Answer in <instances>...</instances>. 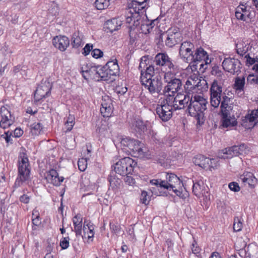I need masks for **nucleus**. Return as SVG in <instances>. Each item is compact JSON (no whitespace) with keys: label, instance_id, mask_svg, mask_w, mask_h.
Segmentation results:
<instances>
[{"label":"nucleus","instance_id":"49","mask_svg":"<svg viewBox=\"0 0 258 258\" xmlns=\"http://www.w3.org/2000/svg\"><path fill=\"white\" fill-rule=\"evenodd\" d=\"M242 228V223L238 217L234 219L233 229L235 231H240Z\"/></svg>","mask_w":258,"mask_h":258},{"label":"nucleus","instance_id":"19","mask_svg":"<svg viewBox=\"0 0 258 258\" xmlns=\"http://www.w3.org/2000/svg\"><path fill=\"white\" fill-rule=\"evenodd\" d=\"M193 162L196 165L199 166L202 168H209L211 170L216 166L212 165V160L210 158L205 157L202 155H197L194 158Z\"/></svg>","mask_w":258,"mask_h":258},{"label":"nucleus","instance_id":"4","mask_svg":"<svg viewBox=\"0 0 258 258\" xmlns=\"http://www.w3.org/2000/svg\"><path fill=\"white\" fill-rule=\"evenodd\" d=\"M19 185L27 181L30 177V170L26 151L23 147L20 148L19 155Z\"/></svg>","mask_w":258,"mask_h":258},{"label":"nucleus","instance_id":"55","mask_svg":"<svg viewBox=\"0 0 258 258\" xmlns=\"http://www.w3.org/2000/svg\"><path fill=\"white\" fill-rule=\"evenodd\" d=\"M70 238L69 237H64L60 242V246L62 249H66L69 246Z\"/></svg>","mask_w":258,"mask_h":258},{"label":"nucleus","instance_id":"51","mask_svg":"<svg viewBox=\"0 0 258 258\" xmlns=\"http://www.w3.org/2000/svg\"><path fill=\"white\" fill-rule=\"evenodd\" d=\"M101 124H98L97 126L96 132L99 134H103L107 130V125L105 121L101 122Z\"/></svg>","mask_w":258,"mask_h":258},{"label":"nucleus","instance_id":"46","mask_svg":"<svg viewBox=\"0 0 258 258\" xmlns=\"http://www.w3.org/2000/svg\"><path fill=\"white\" fill-rule=\"evenodd\" d=\"M247 82L250 84L258 85V75H249L247 77Z\"/></svg>","mask_w":258,"mask_h":258},{"label":"nucleus","instance_id":"30","mask_svg":"<svg viewBox=\"0 0 258 258\" xmlns=\"http://www.w3.org/2000/svg\"><path fill=\"white\" fill-rule=\"evenodd\" d=\"M49 175L50 176V182L55 186L60 185L61 182L64 180L63 177H59L58 173L54 169H51L49 171Z\"/></svg>","mask_w":258,"mask_h":258},{"label":"nucleus","instance_id":"21","mask_svg":"<svg viewBox=\"0 0 258 258\" xmlns=\"http://www.w3.org/2000/svg\"><path fill=\"white\" fill-rule=\"evenodd\" d=\"M53 44L56 48L64 51L69 46L70 40L65 36H57L53 39Z\"/></svg>","mask_w":258,"mask_h":258},{"label":"nucleus","instance_id":"47","mask_svg":"<svg viewBox=\"0 0 258 258\" xmlns=\"http://www.w3.org/2000/svg\"><path fill=\"white\" fill-rule=\"evenodd\" d=\"M245 58H246V63L247 66H252L258 63V58L256 57H251L250 56L249 54H247L245 55Z\"/></svg>","mask_w":258,"mask_h":258},{"label":"nucleus","instance_id":"39","mask_svg":"<svg viewBox=\"0 0 258 258\" xmlns=\"http://www.w3.org/2000/svg\"><path fill=\"white\" fill-rule=\"evenodd\" d=\"M221 96L210 94V103L213 107L217 108L219 106L221 101Z\"/></svg>","mask_w":258,"mask_h":258},{"label":"nucleus","instance_id":"36","mask_svg":"<svg viewBox=\"0 0 258 258\" xmlns=\"http://www.w3.org/2000/svg\"><path fill=\"white\" fill-rule=\"evenodd\" d=\"M134 9L128 8L126 10V21L128 23H131L132 21L134 22L136 20H138L140 18L139 12H134Z\"/></svg>","mask_w":258,"mask_h":258},{"label":"nucleus","instance_id":"17","mask_svg":"<svg viewBox=\"0 0 258 258\" xmlns=\"http://www.w3.org/2000/svg\"><path fill=\"white\" fill-rule=\"evenodd\" d=\"M2 119L0 121V126L6 128L12 125L14 122L15 117L12 116L10 112L5 107L1 108Z\"/></svg>","mask_w":258,"mask_h":258},{"label":"nucleus","instance_id":"53","mask_svg":"<svg viewBox=\"0 0 258 258\" xmlns=\"http://www.w3.org/2000/svg\"><path fill=\"white\" fill-rule=\"evenodd\" d=\"M109 181L110 182V184L113 187H118L121 182V181L119 179H116L115 177H110L109 179Z\"/></svg>","mask_w":258,"mask_h":258},{"label":"nucleus","instance_id":"20","mask_svg":"<svg viewBox=\"0 0 258 258\" xmlns=\"http://www.w3.org/2000/svg\"><path fill=\"white\" fill-rule=\"evenodd\" d=\"M113 109L112 100L108 97L102 99L100 112L103 117H110L113 113Z\"/></svg>","mask_w":258,"mask_h":258},{"label":"nucleus","instance_id":"41","mask_svg":"<svg viewBox=\"0 0 258 258\" xmlns=\"http://www.w3.org/2000/svg\"><path fill=\"white\" fill-rule=\"evenodd\" d=\"M42 130V126L40 123H33L31 126V132L33 135L37 136Z\"/></svg>","mask_w":258,"mask_h":258},{"label":"nucleus","instance_id":"33","mask_svg":"<svg viewBox=\"0 0 258 258\" xmlns=\"http://www.w3.org/2000/svg\"><path fill=\"white\" fill-rule=\"evenodd\" d=\"M155 72V69L154 66L152 64H149L148 67H147L146 69L145 70V71L143 70L141 71V77L140 80L141 81H143V78H145L147 79H150L154 77V76Z\"/></svg>","mask_w":258,"mask_h":258},{"label":"nucleus","instance_id":"50","mask_svg":"<svg viewBox=\"0 0 258 258\" xmlns=\"http://www.w3.org/2000/svg\"><path fill=\"white\" fill-rule=\"evenodd\" d=\"M251 15L250 12L247 11H245V12L243 13H241V14H239L238 13V18H237L238 20H242L245 21L247 19H251Z\"/></svg>","mask_w":258,"mask_h":258},{"label":"nucleus","instance_id":"54","mask_svg":"<svg viewBox=\"0 0 258 258\" xmlns=\"http://www.w3.org/2000/svg\"><path fill=\"white\" fill-rule=\"evenodd\" d=\"M69 123H70V126H69L68 127V128H67L68 131H70L72 129V128L75 124L74 117L71 115H70L68 116V119L66 122V125H69Z\"/></svg>","mask_w":258,"mask_h":258},{"label":"nucleus","instance_id":"37","mask_svg":"<svg viewBox=\"0 0 258 258\" xmlns=\"http://www.w3.org/2000/svg\"><path fill=\"white\" fill-rule=\"evenodd\" d=\"M230 101V98L225 95L222 96V100L221 101V112L229 111L231 107L229 105Z\"/></svg>","mask_w":258,"mask_h":258},{"label":"nucleus","instance_id":"22","mask_svg":"<svg viewBox=\"0 0 258 258\" xmlns=\"http://www.w3.org/2000/svg\"><path fill=\"white\" fill-rule=\"evenodd\" d=\"M181 40V34L177 31H168L165 40V44L169 47H172Z\"/></svg>","mask_w":258,"mask_h":258},{"label":"nucleus","instance_id":"31","mask_svg":"<svg viewBox=\"0 0 258 258\" xmlns=\"http://www.w3.org/2000/svg\"><path fill=\"white\" fill-rule=\"evenodd\" d=\"M104 67L112 76H116L118 73L119 67L116 59L107 62Z\"/></svg>","mask_w":258,"mask_h":258},{"label":"nucleus","instance_id":"45","mask_svg":"<svg viewBox=\"0 0 258 258\" xmlns=\"http://www.w3.org/2000/svg\"><path fill=\"white\" fill-rule=\"evenodd\" d=\"M78 165L80 171H85L87 166V159L86 158L80 159L78 162Z\"/></svg>","mask_w":258,"mask_h":258},{"label":"nucleus","instance_id":"27","mask_svg":"<svg viewBox=\"0 0 258 258\" xmlns=\"http://www.w3.org/2000/svg\"><path fill=\"white\" fill-rule=\"evenodd\" d=\"M245 84V78L244 77L241 78L237 77L235 79L234 83L233 84V88L238 94H243L244 86Z\"/></svg>","mask_w":258,"mask_h":258},{"label":"nucleus","instance_id":"60","mask_svg":"<svg viewBox=\"0 0 258 258\" xmlns=\"http://www.w3.org/2000/svg\"><path fill=\"white\" fill-rule=\"evenodd\" d=\"M91 54L93 57L98 58L102 56L103 52L99 49H95L92 50Z\"/></svg>","mask_w":258,"mask_h":258},{"label":"nucleus","instance_id":"24","mask_svg":"<svg viewBox=\"0 0 258 258\" xmlns=\"http://www.w3.org/2000/svg\"><path fill=\"white\" fill-rule=\"evenodd\" d=\"M251 47L250 43L247 40H240L236 43L237 53L241 56H243Z\"/></svg>","mask_w":258,"mask_h":258},{"label":"nucleus","instance_id":"25","mask_svg":"<svg viewBox=\"0 0 258 258\" xmlns=\"http://www.w3.org/2000/svg\"><path fill=\"white\" fill-rule=\"evenodd\" d=\"M221 112L222 115V123L224 127H231L237 124L235 118L231 117L229 115V111Z\"/></svg>","mask_w":258,"mask_h":258},{"label":"nucleus","instance_id":"15","mask_svg":"<svg viewBox=\"0 0 258 258\" xmlns=\"http://www.w3.org/2000/svg\"><path fill=\"white\" fill-rule=\"evenodd\" d=\"M241 65L239 60L231 57L225 58L222 62L223 69L233 75L240 72Z\"/></svg>","mask_w":258,"mask_h":258},{"label":"nucleus","instance_id":"56","mask_svg":"<svg viewBox=\"0 0 258 258\" xmlns=\"http://www.w3.org/2000/svg\"><path fill=\"white\" fill-rule=\"evenodd\" d=\"M211 73L213 75L217 76V77H221L222 75V71L219 67L217 66H215L212 68Z\"/></svg>","mask_w":258,"mask_h":258},{"label":"nucleus","instance_id":"35","mask_svg":"<svg viewBox=\"0 0 258 258\" xmlns=\"http://www.w3.org/2000/svg\"><path fill=\"white\" fill-rule=\"evenodd\" d=\"M72 40V45L74 48L82 47L84 44V42L82 40V36L80 35L79 32L74 33Z\"/></svg>","mask_w":258,"mask_h":258},{"label":"nucleus","instance_id":"43","mask_svg":"<svg viewBox=\"0 0 258 258\" xmlns=\"http://www.w3.org/2000/svg\"><path fill=\"white\" fill-rule=\"evenodd\" d=\"M208 88V84L207 81L204 79L200 78L198 86H197V92L198 91H204Z\"/></svg>","mask_w":258,"mask_h":258},{"label":"nucleus","instance_id":"6","mask_svg":"<svg viewBox=\"0 0 258 258\" xmlns=\"http://www.w3.org/2000/svg\"><path fill=\"white\" fill-rule=\"evenodd\" d=\"M122 150L126 152L132 153L135 156H144L143 144L139 141L128 137L123 138L120 142Z\"/></svg>","mask_w":258,"mask_h":258},{"label":"nucleus","instance_id":"38","mask_svg":"<svg viewBox=\"0 0 258 258\" xmlns=\"http://www.w3.org/2000/svg\"><path fill=\"white\" fill-rule=\"evenodd\" d=\"M203 182L199 181L194 183L192 185V192L197 197H199L203 190Z\"/></svg>","mask_w":258,"mask_h":258},{"label":"nucleus","instance_id":"3","mask_svg":"<svg viewBox=\"0 0 258 258\" xmlns=\"http://www.w3.org/2000/svg\"><path fill=\"white\" fill-rule=\"evenodd\" d=\"M164 81L167 84L165 86L163 92L167 97L174 96L182 89V82L175 77V71H167L164 73Z\"/></svg>","mask_w":258,"mask_h":258},{"label":"nucleus","instance_id":"28","mask_svg":"<svg viewBox=\"0 0 258 258\" xmlns=\"http://www.w3.org/2000/svg\"><path fill=\"white\" fill-rule=\"evenodd\" d=\"M82 216L77 214L73 218V222L74 225V231L76 235H81L82 229Z\"/></svg>","mask_w":258,"mask_h":258},{"label":"nucleus","instance_id":"62","mask_svg":"<svg viewBox=\"0 0 258 258\" xmlns=\"http://www.w3.org/2000/svg\"><path fill=\"white\" fill-rule=\"evenodd\" d=\"M127 89L126 87L118 86L116 88L115 91L117 94L123 95L126 92Z\"/></svg>","mask_w":258,"mask_h":258},{"label":"nucleus","instance_id":"48","mask_svg":"<svg viewBox=\"0 0 258 258\" xmlns=\"http://www.w3.org/2000/svg\"><path fill=\"white\" fill-rule=\"evenodd\" d=\"M148 64L149 65V60L146 56H143L141 58L139 69L140 71L145 70Z\"/></svg>","mask_w":258,"mask_h":258},{"label":"nucleus","instance_id":"1","mask_svg":"<svg viewBox=\"0 0 258 258\" xmlns=\"http://www.w3.org/2000/svg\"><path fill=\"white\" fill-rule=\"evenodd\" d=\"M166 180L161 179H152L150 183L156 185L157 187L172 190L178 197L183 198V184L179 178L175 174L170 173H165Z\"/></svg>","mask_w":258,"mask_h":258},{"label":"nucleus","instance_id":"13","mask_svg":"<svg viewBox=\"0 0 258 258\" xmlns=\"http://www.w3.org/2000/svg\"><path fill=\"white\" fill-rule=\"evenodd\" d=\"M154 62L157 66L167 71H175L176 67L173 60L165 53H159L155 57Z\"/></svg>","mask_w":258,"mask_h":258},{"label":"nucleus","instance_id":"5","mask_svg":"<svg viewBox=\"0 0 258 258\" xmlns=\"http://www.w3.org/2000/svg\"><path fill=\"white\" fill-rule=\"evenodd\" d=\"M192 60V66L195 69L199 67V71L202 73L207 69V66L211 62L209 58L207 52L202 47H199L195 50Z\"/></svg>","mask_w":258,"mask_h":258},{"label":"nucleus","instance_id":"10","mask_svg":"<svg viewBox=\"0 0 258 258\" xmlns=\"http://www.w3.org/2000/svg\"><path fill=\"white\" fill-rule=\"evenodd\" d=\"M141 82L142 85L152 94L154 93L158 94L163 88L161 77L159 75H157L150 79H147V78L144 77L143 81H141Z\"/></svg>","mask_w":258,"mask_h":258},{"label":"nucleus","instance_id":"8","mask_svg":"<svg viewBox=\"0 0 258 258\" xmlns=\"http://www.w3.org/2000/svg\"><path fill=\"white\" fill-rule=\"evenodd\" d=\"M247 151L246 146L241 144L239 146H233L219 151L217 157L220 159H230L234 156L245 154Z\"/></svg>","mask_w":258,"mask_h":258},{"label":"nucleus","instance_id":"61","mask_svg":"<svg viewBox=\"0 0 258 258\" xmlns=\"http://www.w3.org/2000/svg\"><path fill=\"white\" fill-rule=\"evenodd\" d=\"M93 49V45L90 44H87L85 47L83 48V52L82 53L85 55H87L91 50Z\"/></svg>","mask_w":258,"mask_h":258},{"label":"nucleus","instance_id":"32","mask_svg":"<svg viewBox=\"0 0 258 258\" xmlns=\"http://www.w3.org/2000/svg\"><path fill=\"white\" fill-rule=\"evenodd\" d=\"M210 94L222 96V86L221 83L214 80L211 84Z\"/></svg>","mask_w":258,"mask_h":258},{"label":"nucleus","instance_id":"34","mask_svg":"<svg viewBox=\"0 0 258 258\" xmlns=\"http://www.w3.org/2000/svg\"><path fill=\"white\" fill-rule=\"evenodd\" d=\"M94 228L92 224H87L85 225V222H84V227H83V231H84V235L83 237L85 238H87L88 240H91V241L93 240V237H94V232H93Z\"/></svg>","mask_w":258,"mask_h":258},{"label":"nucleus","instance_id":"64","mask_svg":"<svg viewBox=\"0 0 258 258\" xmlns=\"http://www.w3.org/2000/svg\"><path fill=\"white\" fill-rule=\"evenodd\" d=\"M111 229L115 233L117 234L120 230V227L119 225H115L114 224H110Z\"/></svg>","mask_w":258,"mask_h":258},{"label":"nucleus","instance_id":"42","mask_svg":"<svg viewBox=\"0 0 258 258\" xmlns=\"http://www.w3.org/2000/svg\"><path fill=\"white\" fill-rule=\"evenodd\" d=\"M157 21V19L153 20L150 24H142L141 25V30L145 33H150V31L152 29L155 23Z\"/></svg>","mask_w":258,"mask_h":258},{"label":"nucleus","instance_id":"63","mask_svg":"<svg viewBox=\"0 0 258 258\" xmlns=\"http://www.w3.org/2000/svg\"><path fill=\"white\" fill-rule=\"evenodd\" d=\"M125 176H126L124 177V180L128 184L131 185L135 183V179L131 176H129L128 174L125 175Z\"/></svg>","mask_w":258,"mask_h":258},{"label":"nucleus","instance_id":"18","mask_svg":"<svg viewBox=\"0 0 258 258\" xmlns=\"http://www.w3.org/2000/svg\"><path fill=\"white\" fill-rule=\"evenodd\" d=\"M200 78L195 74L191 75L186 81L184 85L185 92L192 94L194 92H197V86H198Z\"/></svg>","mask_w":258,"mask_h":258},{"label":"nucleus","instance_id":"16","mask_svg":"<svg viewBox=\"0 0 258 258\" xmlns=\"http://www.w3.org/2000/svg\"><path fill=\"white\" fill-rule=\"evenodd\" d=\"M85 72L86 73H95L94 79L97 81L102 80V81H108L111 80L112 77L111 74H109L108 70L106 69L104 66L102 67H92L89 70H86L85 71H83V72Z\"/></svg>","mask_w":258,"mask_h":258},{"label":"nucleus","instance_id":"40","mask_svg":"<svg viewBox=\"0 0 258 258\" xmlns=\"http://www.w3.org/2000/svg\"><path fill=\"white\" fill-rule=\"evenodd\" d=\"M109 1L108 0H96L95 6L98 10H103L108 7Z\"/></svg>","mask_w":258,"mask_h":258},{"label":"nucleus","instance_id":"7","mask_svg":"<svg viewBox=\"0 0 258 258\" xmlns=\"http://www.w3.org/2000/svg\"><path fill=\"white\" fill-rule=\"evenodd\" d=\"M137 164L134 160L129 157L120 159L114 165L115 172L122 176L131 174L134 170V167Z\"/></svg>","mask_w":258,"mask_h":258},{"label":"nucleus","instance_id":"44","mask_svg":"<svg viewBox=\"0 0 258 258\" xmlns=\"http://www.w3.org/2000/svg\"><path fill=\"white\" fill-rule=\"evenodd\" d=\"M16 131V128L14 129L13 131L10 132L8 131L7 132H5V135H3L2 137H4L6 142L8 144H12V140L11 139V136H13V132H14V137H16V135H15V132Z\"/></svg>","mask_w":258,"mask_h":258},{"label":"nucleus","instance_id":"23","mask_svg":"<svg viewBox=\"0 0 258 258\" xmlns=\"http://www.w3.org/2000/svg\"><path fill=\"white\" fill-rule=\"evenodd\" d=\"M239 179L244 185L247 184L251 188H253L257 183V179L250 172H244L240 175Z\"/></svg>","mask_w":258,"mask_h":258},{"label":"nucleus","instance_id":"14","mask_svg":"<svg viewBox=\"0 0 258 258\" xmlns=\"http://www.w3.org/2000/svg\"><path fill=\"white\" fill-rule=\"evenodd\" d=\"M195 48L194 45L190 42L184 41L181 44L179 53L181 58L185 62L192 63L193 54Z\"/></svg>","mask_w":258,"mask_h":258},{"label":"nucleus","instance_id":"59","mask_svg":"<svg viewBox=\"0 0 258 258\" xmlns=\"http://www.w3.org/2000/svg\"><path fill=\"white\" fill-rule=\"evenodd\" d=\"M230 189L234 192H237L240 190V187L238 184L236 182H232L229 184Z\"/></svg>","mask_w":258,"mask_h":258},{"label":"nucleus","instance_id":"2","mask_svg":"<svg viewBox=\"0 0 258 258\" xmlns=\"http://www.w3.org/2000/svg\"><path fill=\"white\" fill-rule=\"evenodd\" d=\"M207 100L200 95H195L187 106V111L190 116L194 117L197 123H204V111L207 109Z\"/></svg>","mask_w":258,"mask_h":258},{"label":"nucleus","instance_id":"11","mask_svg":"<svg viewBox=\"0 0 258 258\" xmlns=\"http://www.w3.org/2000/svg\"><path fill=\"white\" fill-rule=\"evenodd\" d=\"M190 94L185 92V94L178 93L175 97L170 96L167 98L170 99L172 106L176 110L183 109L186 105L188 106L192 97V95L190 96Z\"/></svg>","mask_w":258,"mask_h":258},{"label":"nucleus","instance_id":"52","mask_svg":"<svg viewBox=\"0 0 258 258\" xmlns=\"http://www.w3.org/2000/svg\"><path fill=\"white\" fill-rule=\"evenodd\" d=\"M149 197L148 196L147 192L146 191H142L141 195V202L142 203L147 205L149 202Z\"/></svg>","mask_w":258,"mask_h":258},{"label":"nucleus","instance_id":"58","mask_svg":"<svg viewBox=\"0 0 258 258\" xmlns=\"http://www.w3.org/2000/svg\"><path fill=\"white\" fill-rule=\"evenodd\" d=\"M138 6H139V1L133 0L128 4V8L134 9V12H139Z\"/></svg>","mask_w":258,"mask_h":258},{"label":"nucleus","instance_id":"29","mask_svg":"<svg viewBox=\"0 0 258 258\" xmlns=\"http://www.w3.org/2000/svg\"><path fill=\"white\" fill-rule=\"evenodd\" d=\"M132 128L136 132L142 134L147 130L146 123L141 119H135L132 123Z\"/></svg>","mask_w":258,"mask_h":258},{"label":"nucleus","instance_id":"57","mask_svg":"<svg viewBox=\"0 0 258 258\" xmlns=\"http://www.w3.org/2000/svg\"><path fill=\"white\" fill-rule=\"evenodd\" d=\"M245 11H247L245 6L243 5L238 6L236 8L235 11V17H236V18H238V13H239V14L240 15L241 14V13H244Z\"/></svg>","mask_w":258,"mask_h":258},{"label":"nucleus","instance_id":"9","mask_svg":"<svg viewBox=\"0 0 258 258\" xmlns=\"http://www.w3.org/2000/svg\"><path fill=\"white\" fill-rule=\"evenodd\" d=\"M52 84L47 80H42L34 93V102L37 105L41 104L43 100L51 94Z\"/></svg>","mask_w":258,"mask_h":258},{"label":"nucleus","instance_id":"26","mask_svg":"<svg viewBox=\"0 0 258 258\" xmlns=\"http://www.w3.org/2000/svg\"><path fill=\"white\" fill-rule=\"evenodd\" d=\"M121 26V21L117 19H113L108 20L105 24V28L108 32L112 33L113 31L118 30Z\"/></svg>","mask_w":258,"mask_h":258},{"label":"nucleus","instance_id":"12","mask_svg":"<svg viewBox=\"0 0 258 258\" xmlns=\"http://www.w3.org/2000/svg\"><path fill=\"white\" fill-rule=\"evenodd\" d=\"M170 99L166 97L156 108L157 114L164 121H168L172 115L173 107L170 103Z\"/></svg>","mask_w":258,"mask_h":258}]
</instances>
